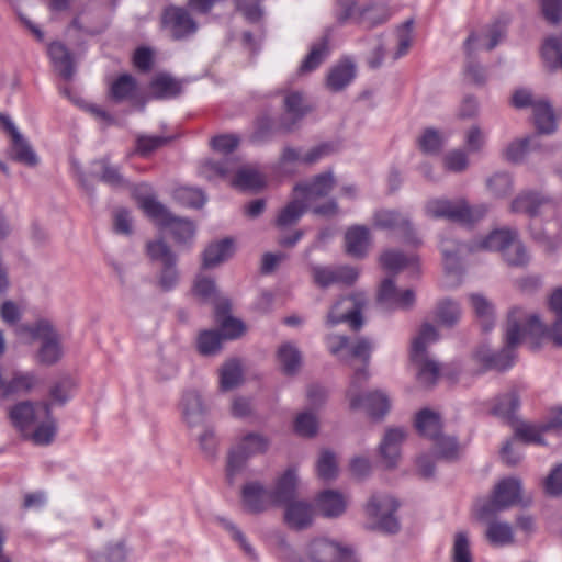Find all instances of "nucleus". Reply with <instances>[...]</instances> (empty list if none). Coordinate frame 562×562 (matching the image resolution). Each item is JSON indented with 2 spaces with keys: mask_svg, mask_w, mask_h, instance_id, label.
<instances>
[{
  "mask_svg": "<svg viewBox=\"0 0 562 562\" xmlns=\"http://www.w3.org/2000/svg\"><path fill=\"white\" fill-rule=\"evenodd\" d=\"M179 409L182 422L190 429L202 425L209 411L204 395L195 389H189L183 392Z\"/></svg>",
  "mask_w": 562,
  "mask_h": 562,
  "instance_id": "15",
  "label": "nucleus"
},
{
  "mask_svg": "<svg viewBox=\"0 0 562 562\" xmlns=\"http://www.w3.org/2000/svg\"><path fill=\"white\" fill-rule=\"evenodd\" d=\"M345 245L348 255L362 258L370 247V231L363 225L349 227L345 233Z\"/></svg>",
  "mask_w": 562,
  "mask_h": 562,
  "instance_id": "29",
  "label": "nucleus"
},
{
  "mask_svg": "<svg viewBox=\"0 0 562 562\" xmlns=\"http://www.w3.org/2000/svg\"><path fill=\"white\" fill-rule=\"evenodd\" d=\"M470 301L483 331L487 333L491 326V305L488 300L481 294L472 293Z\"/></svg>",
  "mask_w": 562,
  "mask_h": 562,
  "instance_id": "57",
  "label": "nucleus"
},
{
  "mask_svg": "<svg viewBox=\"0 0 562 562\" xmlns=\"http://www.w3.org/2000/svg\"><path fill=\"white\" fill-rule=\"evenodd\" d=\"M356 77V66L348 59L336 63L328 71L326 86L333 92H338L348 87Z\"/></svg>",
  "mask_w": 562,
  "mask_h": 562,
  "instance_id": "26",
  "label": "nucleus"
},
{
  "mask_svg": "<svg viewBox=\"0 0 562 562\" xmlns=\"http://www.w3.org/2000/svg\"><path fill=\"white\" fill-rule=\"evenodd\" d=\"M417 369V379L424 385L434 384L440 372L439 364L429 356H423L420 360L411 359Z\"/></svg>",
  "mask_w": 562,
  "mask_h": 562,
  "instance_id": "50",
  "label": "nucleus"
},
{
  "mask_svg": "<svg viewBox=\"0 0 562 562\" xmlns=\"http://www.w3.org/2000/svg\"><path fill=\"white\" fill-rule=\"evenodd\" d=\"M547 431L544 423L530 424V423H516L514 426V436L517 442L544 445L542 435Z\"/></svg>",
  "mask_w": 562,
  "mask_h": 562,
  "instance_id": "40",
  "label": "nucleus"
},
{
  "mask_svg": "<svg viewBox=\"0 0 562 562\" xmlns=\"http://www.w3.org/2000/svg\"><path fill=\"white\" fill-rule=\"evenodd\" d=\"M308 206L310 205L301 196L294 193L293 199L279 212L276 225L279 228H286L294 225L306 212Z\"/></svg>",
  "mask_w": 562,
  "mask_h": 562,
  "instance_id": "37",
  "label": "nucleus"
},
{
  "mask_svg": "<svg viewBox=\"0 0 562 562\" xmlns=\"http://www.w3.org/2000/svg\"><path fill=\"white\" fill-rule=\"evenodd\" d=\"M413 43V21L408 20L397 30V47L393 53V60H397L405 56Z\"/></svg>",
  "mask_w": 562,
  "mask_h": 562,
  "instance_id": "60",
  "label": "nucleus"
},
{
  "mask_svg": "<svg viewBox=\"0 0 562 562\" xmlns=\"http://www.w3.org/2000/svg\"><path fill=\"white\" fill-rule=\"evenodd\" d=\"M548 326L539 316L522 307H514L507 319L504 347L494 353V371L504 372L514 367L517 348L526 336L541 339L547 337Z\"/></svg>",
  "mask_w": 562,
  "mask_h": 562,
  "instance_id": "1",
  "label": "nucleus"
},
{
  "mask_svg": "<svg viewBox=\"0 0 562 562\" xmlns=\"http://www.w3.org/2000/svg\"><path fill=\"white\" fill-rule=\"evenodd\" d=\"M551 206V202L540 193L526 191L521 192L513 200L510 209L514 213H524L529 216H536L542 209Z\"/></svg>",
  "mask_w": 562,
  "mask_h": 562,
  "instance_id": "28",
  "label": "nucleus"
},
{
  "mask_svg": "<svg viewBox=\"0 0 562 562\" xmlns=\"http://www.w3.org/2000/svg\"><path fill=\"white\" fill-rule=\"evenodd\" d=\"M12 426L35 445H48L56 435V423L46 403L21 402L9 411Z\"/></svg>",
  "mask_w": 562,
  "mask_h": 562,
  "instance_id": "2",
  "label": "nucleus"
},
{
  "mask_svg": "<svg viewBox=\"0 0 562 562\" xmlns=\"http://www.w3.org/2000/svg\"><path fill=\"white\" fill-rule=\"evenodd\" d=\"M373 350V342L367 338H359L352 342H350L348 350V362L353 359L360 360L363 366L361 368H367L371 352Z\"/></svg>",
  "mask_w": 562,
  "mask_h": 562,
  "instance_id": "59",
  "label": "nucleus"
},
{
  "mask_svg": "<svg viewBox=\"0 0 562 562\" xmlns=\"http://www.w3.org/2000/svg\"><path fill=\"white\" fill-rule=\"evenodd\" d=\"M415 427L420 436L432 440L442 432L441 417L430 408H423L416 414Z\"/></svg>",
  "mask_w": 562,
  "mask_h": 562,
  "instance_id": "34",
  "label": "nucleus"
},
{
  "mask_svg": "<svg viewBox=\"0 0 562 562\" xmlns=\"http://www.w3.org/2000/svg\"><path fill=\"white\" fill-rule=\"evenodd\" d=\"M520 402L517 391L515 389L509 390L507 393L502 394L497 397L494 404V415L503 418L504 420L514 424L515 414L519 408Z\"/></svg>",
  "mask_w": 562,
  "mask_h": 562,
  "instance_id": "41",
  "label": "nucleus"
},
{
  "mask_svg": "<svg viewBox=\"0 0 562 562\" xmlns=\"http://www.w3.org/2000/svg\"><path fill=\"white\" fill-rule=\"evenodd\" d=\"M297 562H359L351 548L326 537L311 540Z\"/></svg>",
  "mask_w": 562,
  "mask_h": 562,
  "instance_id": "9",
  "label": "nucleus"
},
{
  "mask_svg": "<svg viewBox=\"0 0 562 562\" xmlns=\"http://www.w3.org/2000/svg\"><path fill=\"white\" fill-rule=\"evenodd\" d=\"M137 91L136 80L127 74L117 77L111 85V98L115 101L132 99Z\"/></svg>",
  "mask_w": 562,
  "mask_h": 562,
  "instance_id": "48",
  "label": "nucleus"
},
{
  "mask_svg": "<svg viewBox=\"0 0 562 562\" xmlns=\"http://www.w3.org/2000/svg\"><path fill=\"white\" fill-rule=\"evenodd\" d=\"M227 307V302H225L224 304H218L216 306V318L224 338L236 339L245 333L246 327L240 319L225 315Z\"/></svg>",
  "mask_w": 562,
  "mask_h": 562,
  "instance_id": "38",
  "label": "nucleus"
},
{
  "mask_svg": "<svg viewBox=\"0 0 562 562\" xmlns=\"http://www.w3.org/2000/svg\"><path fill=\"white\" fill-rule=\"evenodd\" d=\"M175 199L182 205L199 209L206 199L202 190L191 187H181L175 191Z\"/></svg>",
  "mask_w": 562,
  "mask_h": 562,
  "instance_id": "55",
  "label": "nucleus"
},
{
  "mask_svg": "<svg viewBox=\"0 0 562 562\" xmlns=\"http://www.w3.org/2000/svg\"><path fill=\"white\" fill-rule=\"evenodd\" d=\"M224 336L217 330H204L199 335L198 349L204 356H212L220 351Z\"/></svg>",
  "mask_w": 562,
  "mask_h": 562,
  "instance_id": "53",
  "label": "nucleus"
},
{
  "mask_svg": "<svg viewBox=\"0 0 562 562\" xmlns=\"http://www.w3.org/2000/svg\"><path fill=\"white\" fill-rule=\"evenodd\" d=\"M370 376L369 370L358 368L351 375L346 398L352 411L363 409L372 418H383L392 407L390 395L382 390L363 392V386Z\"/></svg>",
  "mask_w": 562,
  "mask_h": 562,
  "instance_id": "5",
  "label": "nucleus"
},
{
  "mask_svg": "<svg viewBox=\"0 0 562 562\" xmlns=\"http://www.w3.org/2000/svg\"><path fill=\"white\" fill-rule=\"evenodd\" d=\"M37 378L32 372H19L7 381L3 396H9L14 393L29 392L37 384Z\"/></svg>",
  "mask_w": 562,
  "mask_h": 562,
  "instance_id": "52",
  "label": "nucleus"
},
{
  "mask_svg": "<svg viewBox=\"0 0 562 562\" xmlns=\"http://www.w3.org/2000/svg\"><path fill=\"white\" fill-rule=\"evenodd\" d=\"M147 191L148 187L146 184H139L134 188V194L144 213L159 226L160 229L169 231L177 243L184 244L192 239L195 232L193 223L187 218L173 216L151 194L143 195V192Z\"/></svg>",
  "mask_w": 562,
  "mask_h": 562,
  "instance_id": "3",
  "label": "nucleus"
},
{
  "mask_svg": "<svg viewBox=\"0 0 562 562\" xmlns=\"http://www.w3.org/2000/svg\"><path fill=\"white\" fill-rule=\"evenodd\" d=\"M318 423L314 413L304 411L297 415L294 423V429L297 435L303 437H313L317 432Z\"/></svg>",
  "mask_w": 562,
  "mask_h": 562,
  "instance_id": "62",
  "label": "nucleus"
},
{
  "mask_svg": "<svg viewBox=\"0 0 562 562\" xmlns=\"http://www.w3.org/2000/svg\"><path fill=\"white\" fill-rule=\"evenodd\" d=\"M494 249L502 252L508 265L525 266L529 261V255L514 231L494 228Z\"/></svg>",
  "mask_w": 562,
  "mask_h": 562,
  "instance_id": "13",
  "label": "nucleus"
},
{
  "mask_svg": "<svg viewBox=\"0 0 562 562\" xmlns=\"http://www.w3.org/2000/svg\"><path fill=\"white\" fill-rule=\"evenodd\" d=\"M438 340L437 328L429 323L423 324L412 340L411 359L420 360L423 356H428V348Z\"/></svg>",
  "mask_w": 562,
  "mask_h": 562,
  "instance_id": "32",
  "label": "nucleus"
},
{
  "mask_svg": "<svg viewBox=\"0 0 562 562\" xmlns=\"http://www.w3.org/2000/svg\"><path fill=\"white\" fill-rule=\"evenodd\" d=\"M91 173L111 187L123 188L127 186V181L120 173L119 168L111 166L108 159L93 162Z\"/></svg>",
  "mask_w": 562,
  "mask_h": 562,
  "instance_id": "42",
  "label": "nucleus"
},
{
  "mask_svg": "<svg viewBox=\"0 0 562 562\" xmlns=\"http://www.w3.org/2000/svg\"><path fill=\"white\" fill-rule=\"evenodd\" d=\"M162 24L176 38L184 37L196 30V25L187 10L176 7L165 10Z\"/></svg>",
  "mask_w": 562,
  "mask_h": 562,
  "instance_id": "23",
  "label": "nucleus"
},
{
  "mask_svg": "<svg viewBox=\"0 0 562 562\" xmlns=\"http://www.w3.org/2000/svg\"><path fill=\"white\" fill-rule=\"evenodd\" d=\"M435 315L440 325L452 327L461 318L462 310L457 301L445 299L437 304Z\"/></svg>",
  "mask_w": 562,
  "mask_h": 562,
  "instance_id": "45",
  "label": "nucleus"
},
{
  "mask_svg": "<svg viewBox=\"0 0 562 562\" xmlns=\"http://www.w3.org/2000/svg\"><path fill=\"white\" fill-rule=\"evenodd\" d=\"M146 248L149 258L154 261L160 262L161 266L176 263V256L164 240L157 239L149 241Z\"/></svg>",
  "mask_w": 562,
  "mask_h": 562,
  "instance_id": "58",
  "label": "nucleus"
},
{
  "mask_svg": "<svg viewBox=\"0 0 562 562\" xmlns=\"http://www.w3.org/2000/svg\"><path fill=\"white\" fill-rule=\"evenodd\" d=\"M533 125L539 134L550 135L557 131V116L554 110L546 98H540L532 110Z\"/></svg>",
  "mask_w": 562,
  "mask_h": 562,
  "instance_id": "30",
  "label": "nucleus"
},
{
  "mask_svg": "<svg viewBox=\"0 0 562 562\" xmlns=\"http://www.w3.org/2000/svg\"><path fill=\"white\" fill-rule=\"evenodd\" d=\"M315 468L316 474L321 480H335L339 473L337 456L331 450H322L317 458Z\"/></svg>",
  "mask_w": 562,
  "mask_h": 562,
  "instance_id": "46",
  "label": "nucleus"
},
{
  "mask_svg": "<svg viewBox=\"0 0 562 562\" xmlns=\"http://www.w3.org/2000/svg\"><path fill=\"white\" fill-rule=\"evenodd\" d=\"M380 265L389 272L397 273L404 269L417 272L419 268L418 257L414 254L405 255L396 249H386L380 256Z\"/></svg>",
  "mask_w": 562,
  "mask_h": 562,
  "instance_id": "27",
  "label": "nucleus"
},
{
  "mask_svg": "<svg viewBox=\"0 0 562 562\" xmlns=\"http://www.w3.org/2000/svg\"><path fill=\"white\" fill-rule=\"evenodd\" d=\"M200 173L207 180L226 179L231 186L239 190H258L263 187V176L254 167L243 165L234 158L223 161L205 160Z\"/></svg>",
  "mask_w": 562,
  "mask_h": 562,
  "instance_id": "4",
  "label": "nucleus"
},
{
  "mask_svg": "<svg viewBox=\"0 0 562 562\" xmlns=\"http://www.w3.org/2000/svg\"><path fill=\"white\" fill-rule=\"evenodd\" d=\"M285 112L293 120L301 119L310 110V105L300 92H290L284 98Z\"/></svg>",
  "mask_w": 562,
  "mask_h": 562,
  "instance_id": "61",
  "label": "nucleus"
},
{
  "mask_svg": "<svg viewBox=\"0 0 562 562\" xmlns=\"http://www.w3.org/2000/svg\"><path fill=\"white\" fill-rule=\"evenodd\" d=\"M193 293L202 301L215 304V307L218 304H224L226 302H217V293L214 280L203 276H199L196 278L193 286Z\"/></svg>",
  "mask_w": 562,
  "mask_h": 562,
  "instance_id": "54",
  "label": "nucleus"
},
{
  "mask_svg": "<svg viewBox=\"0 0 562 562\" xmlns=\"http://www.w3.org/2000/svg\"><path fill=\"white\" fill-rule=\"evenodd\" d=\"M451 558L452 562H473L470 541L464 532L454 536Z\"/></svg>",
  "mask_w": 562,
  "mask_h": 562,
  "instance_id": "64",
  "label": "nucleus"
},
{
  "mask_svg": "<svg viewBox=\"0 0 562 562\" xmlns=\"http://www.w3.org/2000/svg\"><path fill=\"white\" fill-rule=\"evenodd\" d=\"M48 56L54 68L65 79H70L75 72L71 55L67 48L59 42L49 44L47 48Z\"/></svg>",
  "mask_w": 562,
  "mask_h": 562,
  "instance_id": "35",
  "label": "nucleus"
},
{
  "mask_svg": "<svg viewBox=\"0 0 562 562\" xmlns=\"http://www.w3.org/2000/svg\"><path fill=\"white\" fill-rule=\"evenodd\" d=\"M18 335L21 339L40 341L37 360L43 364L52 366L64 356L60 335L48 319L41 318L31 325L19 327Z\"/></svg>",
  "mask_w": 562,
  "mask_h": 562,
  "instance_id": "7",
  "label": "nucleus"
},
{
  "mask_svg": "<svg viewBox=\"0 0 562 562\" xmlns=\"http://www.w3.org/2000/svg\"><path fill=\"white\" fill-rule=\"evenodd\" d=\"M407 439V430L404 427H387L379 443V456L386 469H394L402 458V446Z\"/></svg>",
  "mask_w": 562,
  "mask_h": 562,
  "instance_id": "14",
  "label": "nucleus"
},
{
  "mask_svg": "<svg viewBox=\"0 0 562 562\" xmlns=\"http://www.w3.org/2000/svg\"><path fill=\"white\" fill-rule=\"evenodd\" d=\"M335 186L333 172L327 171L317 175L310 182L297 183L294 193L301 196L310 206L319 198L326 196Z\"/></svg>",
  "mask_w": 562,
  "mask_h": 562,
  "instance_id": "21",
  "label": "nucleus"
},
{
  "mask_svg": "<svg viewBox=\"0 0 562 562\" xmlns=\"http://www.w3.org/2000/svg\"><path fill=\"white\" fill-rule=\"evenodd\" d=\"M334 14L340 24L346 23L358 14L361 23L368 26H375L387 21L391 12L385 5L378 4L358 11L353 0H337Z\"/></svg>",
  "mask_w": 562,
  "mask_h": 562,
  "instance_id": "11",
  "label": "nucleus"
},
{
  "mask_svg": "<svg viewBox=\"0 0 562 562\" xmlns=\"http://www.w3.org/2000/svg\"><path fill=\"white\" fill-rule=\"evenodd\" d=\"M416 300L412 289H397L393 278L382 280L378 291V303L387 311L411 308Z\"/></svg>",
  "mask_w": 562,
  "mask_h": 562,
  "instance_id": "16",
  "label": "nucleus"
},
{
  "mask_svg": "<svg viewBox=\"0 0 562 562\" xmlns=\"http://www.w3.org/2000/svg\"><path fill=\"white\" fill-rule=\"evenodd\" d=\"M315 510V506L310 502L293 499L285 504L284 521L292 529H306L313 524Z\"/></svg>",
  "mask_w": 562,
  "mask_h": 562,
  "instance_id": "22",
  "label": "nucleus"
},
{
  "mask_svg": "<svg viewBox=\"0 0 562 562\" xmlns=\"http://www.w3.org/2000/svg\"><path fill=\"white\" fill-rule=\"evenodd\" d=\"M464 212V199H430L425 204V213L434 218H448L450 221L459 222L462 213Z\"/></svg>",
  "mask_w": 562,
  "mask_h": 562,
  "instance_id": "25",
  "label": "nucleus"
},
{
  "mask_svg": "<svg viewBox=\"0 0 562 562\" xmlns=\"http://www.w3.org/2000/svg\"><path fill=\"white\" fill-rule=\"evenodd\" d=\"M447 139V133L434 127H427L418 138V146L420 150L427 155H437L440 153Z\"/></svg>",
  "mask_w": 562,
  "mask_h": 562,
  "instance_id": "44",
  "label": "nucleus"
},
{
  "mask_svg": "<svg viewBox=\"0 0 562 562\" xmlns=\"http://www.w3.org/2000/svg\"><path fill=\"white\" fill-rule=\"evenodd\" d=\"M541 56L544 64L552 70H562V33L548 37L542 47Z\"/></svg>",
  "mask_w": 562,
  "mask_h": 562,
  "instance_id": "43",
  "label": "nucleus"
},
{
  "mask_svg": "<svg viewBox=\"0 0 562 562\" xmlns=\"http://www.w3.org/2000/svg\"><path fill=\"white\" fill-rule=\"evenodd\" d=\"M530 501L524 496L521 480L516 476L502 479L494 486V510L517 505L527 506Z\"/></svg>",
  "mask_w": 562,
  "mask_h": 562,
  "instance_id": "17",
  "label": "nucleus"
},
{
  "mask_svg": "<svg viewBox=\"0 0 562 562\" xmlns=\"http://www.w3.org/2000/svg\"><path fill=\"white\" fill-rule=\"evenodd\" d=\"M373 225L380 229L411 231V224L407 216L394 210H379L373 214Z\"/></svg>",
  "mask_w": 562,
  "mask_h": 562,
  "instance_id": "36",
  "label": "nucleus"
},
{
  "mask_svg": "<svg viewBox=\"0 0 562 562\" xmlns=\"http://www.w3.org/2000/svg\"><path fill=\"white\" fill-rule=\"evenodd\" d=\"M367 302L366 294L361 292L340 296L329 306L325 321L326 326L334 327L347 323L351 329H360L363 325L361 313Z\"/></svg>",
  "mask_w": 562,
  "mask_h": 562,
  "instance_id": "10",
  "label": "nucleus"
},
{
  "mask_svg": "<svg viewBox=\"0 0 562 562\" xmlns=\"http://www.w3.org/2000/svg\"><path fill=\"white\" fill-rule=\"evenodd\" d=\"M439 247L445 271L443 283L448 288H457L460 285L464 272L460 255L462 245L452 237H442Z\"/></svg>",
  "mask_w": 562,
  "mask_h": 562,
  "instance_id": "12",
  "label": "nucleus"
},
{
  "mask_svg": "<svg viewBox=\"0 0 562 562\" xmlns=\"http://www.w3.org/2000/svg\"><path fill=\"white\" fill-rule=\"evenodd\" d=\"M270 490L259 481H248L241 488V504L250 513H262L274 506Z\"/></svg>",
  "mask_w": 562,
  "mask_h": 562,
  "instance_id": "20",
  "label": "nucleus"
},
{
  "mask_svg": "<svg viewBox=\"0 0 562 562\" xmlns=\"http://www.w3.org/2000/svg\"><path fill=\"white\" fill-rule=\"evenodd\" d=\"M243 381V369L237 360L227 361L220 371V386L223 391L237 387Z\"/></svg>",
  "mask_w": 562,
  "mask_h": 562,
  "instance_id": "47",
  "label": "nucleus"
},
{
  "mask_svg": "<svg viewBox=\"0 0 562 562\" xmlns=\"http://www.w3.org/2000/svg\"><path fill=\"white\" fill-rule=\"evenodd\" d=\"M271 446L270 438L258 431H248L240 435L227 457L226 473L231 482L243 473L248 475L247 463L250 458L265 454Z\"/></svg>",
  "mask_w": 562,
  "mask_h": 562,
  "instance_id": "6",
  "label": "nucleus"
},
{
  "mask_svg": "<svg viewBox=\"0 0 562 562\" xmlns=\"http://www.w3.org/2000/svg\"><path fill=\"white\" fill-rule=\"evenodd\" d=\"M234 251V241L229 238L210 244L203 254V267L206 269L215 268L228 260Z\"/></svg>",
  "mask_w": 562,
  "mask_h": 562,
  "instance_id": "33",
  "label": "nucleus"
},
{
  "mask_svg": "<svg viewBox=\"0 0 562 562\" xmlns=\"http://www.w3.org/2000/svg\"><path fill=\"white\" fill-rule=\"evenodd\" d=\"M150 90L157 99L172 98L180 92V83L168 75H159L151 81Z\"/></svg>",
  "mask_w": 562,
  "mask_h": 562,
  "instance_id": "51",
  "label": "nucleus"
},
{
  "mask_svg": "<svg viewBox=\"0 0 562 562\" xmlns=\"http://www.w3.org/2000/svg\"><path fill=\"white\" fill-rule=\"evenodd\" d=\"M0 122L11 137V156L14 160L34 167L38 162V157L33 150L26 138L19 132L12 120L4 115H0Z\"/></svg>",
  "mask_w": 562,
  "mask_h": 562,
  "instance_id": "19",
  "label": "nucleus"
},
{
  "mask_svg": "<svg viewBox=\"0 0 562 562\" xmlns=\"http://www.w3.org/2000/svg\"><path fill=\"white\" fill-rule=\"evenodd\" d=\"M328 55V44L326 38L311 46L310 53L300 66V72L306 74L315 70L325 60Z\"/></svg>",
  "mask_w": 562,
  "mask_h": 562,
  "instance_id": "49",
  "label": "nucleus"
},
{
  "mask_svg": "<svg viewBox=\"0 0 562 562\" xmlns=\"http://www.w3.org/2000/svg\"><path fill=\"white\" fill-rule=\"evenodd\" d=\"M299 483L297 470L294 467L288 468L282 472L270 490L274 506L285 505L293 501Z\"/></svg>",
  "mask_w": 562,
  "mask_h": 562,
  "instance_id": "24",
  "label": "nucleus"
},
{
  "mask_svg": "<svg viewBox=\"0 0 562 562\" xmlns=\"http://www.w3.org/2000/svg\"><path fill=\"white\" fill-rule=\"evenodd\" d=\"M350 342L345 335L331 334L326 337V346L329 352L342 362H348Z\"/></svg>",
  "mask_w": 562,
  "mask_h": 562,
  "instance_id": "63",
  "label": "nucleus"
},
{
  "mask_svg": "<svg viewBox=\"0 0 562 562\" xmlns=\"http://www.w3.org/2000/svg\"><path fill=\"white\" fill-rule=\"evenodd\" d=\"M432 441L436 453L443 460L456 461L463 452V446L452 435L441 432L437 438L432 439Z\"/></svg>",
  "mask_w": 562,
  "mask_h": 562,
  "instance_id": "39",
  "label": "nucleus"
},
{
  "mask_svg": "<svg viewBox=\"0 0 562 562\" xmlns=\"http://www.w3.org/2000/svg\"><path fill=\"white\" fill-rule=\"evenodd\" d=\"M277 360L283 374L294 376L301 369L302 353L293 342L286 341L278 348Z\"/></svg>",
  "mask_w": 562,
  "mask_h": 562,
  "instance_id": "31",
  "label": "nucleus"
},
{
  "mask_svg": "<svg viewBox=\"0 0 562 562\" xmlns=\"http://www.w3.org/2000/svg\"><path fill=\"white\" fill-rule=\"evenodd\" d=\"M314 506L322 517L335 519L347 512L349 497L338 490L324 488L315 495Z\"/></svg>",
  "mask_w": 562,
  "mask_h": 562,
  "instance_id": "18",
  "label": "nucleus"
},
{
  "mask_svg": "<svg viewBox=\"0 0 562 562\" xmlns=\"http://www.w3.org/2000/svg\"><path fill=\"white\" fill-rule=\"evenodd\" d=\"M398 508L400 502L392 494L384 492L372 494L364 505V513L368 518L367 527L387 533L397 532L400 530V522L396 517Z\"/></svg>",
  "mask_w": 562,
  "mask_h": 562,
  "instance_id": "8",
  "label": "nucleus"
},
{
  "mask_svg": "<svg viewBox=\"0 0 562 562\" xmlns=\"http://www.w3.org/2000/svg\"><path fill=\"white\" fill-rule=\"evenodd\" d=\"M464 47L469 56L482 52L488 53L492 50V34L490 32H474L465 41Z\"/></svg>",
  "mask_w": 562,
  "mask_h": 562,
  "instance_id": "56",
  "label": "nucleus"
}]
</instances>
